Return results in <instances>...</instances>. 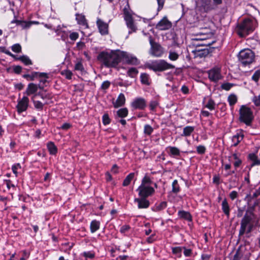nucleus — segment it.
I'll return each mask as SVG.
<instances>
[{"label": "nucleus", "instance_id": "obj_1", "mask_svg": "<svg viewBox=\"0 0 260 260\" xmlns=\"http://www.w3.org/2000/svg\"><path fill=\"white\" fill-rule=\"evenodd\" d=\"M121 51H103L99 53L97 59L107 68L115 67L120 61Z\"/></svg>", "mask_w": 260, "mask_h": 260}, {"label": "nucleus", "instance_id": "obj_2", "mask_svg": "<svg viewBox=\"0 0 260 260\" xmlns=\"http://www.w3.org/2000/svg\"><path fill=\"white\" fill-rule=\"evenodd\" d=\"M253 211L254 207H250L246 210L243 218L241 220L239 235H243L244 234L248 225L253 224L252 221L255 217Z\"/></svg>", "mask_w": 260, "mask_h": 260}, {"label": "nucleus", "instance_id": "obj_3", "mask_svg": "<svg viewBox=\"0 0 260 260\" xmlns=\"http://www.w3.org/2000/svg\"><path fill=\"white\" fill-rule=\"evenodd\" d=\"M145 67L154 72H162L168 69L175 68L174 66L168 63L165 60H155L151 63H147L145 64Z\"/></svg>", "mask_w": 260, "mask_h": 260}, {"label": "nucleus", "instance_id": "obj_4", "mask_svg": "<svg viewBox=\"0 0 260 260\" xmlns=\"http://www.w3.org/2000/svg\"><path fill=\"white\" fill-rule=\"evenodd\" d=\"M239 61L244 65L250 64L254 60L255 54L250 49H245L241 50L238 54Z\"/></svg>", "mask_w": 260, "mask_h": 260}, {"label": "nucleus", "instance_id": "obj_5", "mask_svg": "<svg viewBox=\"0 0 260 260\" xmlns=\"http://www.w3.org/2000/svg\"><path fill=\"white\" fill-rule=\"evenodd\" d=\"M253 30V25L252 20L249 19H246L239 24L238 34L241 37H244Z\"/></svg>", "mask_w": 260, "mask_h": 260}, {"label": "nucleus", "instance_id": "obj_6", "mask_svg": "<svg viewBox=\"0 0 260 260\" xmlns=\"http://www.w3.org/2000/svg\"><path fill=\"white\" fill-rule=\"evenodd\" d=\"M240 119L246 125H249L252 119V112L250 108L242 106L240 110Z\"/></svg>", "mask_w": 260, "mask_h": 260}, {"label": "nucleus", "instance_id": "obj_7", "mask_svg": "<svg viewBox=\"0 0 260 260\" xmlns=\"http://www.w3.org/2000/svg\"><path fill=\"white\" fill-rule=\"evenodd\" d=\"M149 39L151 45L149 53L153 56L160 57L164 52L162 48L158 43L154 42L151 36Z\"/></svg>", "mask_w": 260, "mask_h": 260}, {"label": "nucleus", "instance_id": "obj_8", "mask_svg": "<svg viewBox=\"0 0 260 260\" xmlns=\"http://www.w3.org/2000/svg\"><path fill=\"white\" fill-rule=\"evenodd\" d=\"M137 191H139V195L143 198H146L154 192V190L152 187L141 185L138 187Z\"/></svg>", "mask_w": 260, "mask_h": 260}, {"label": "nucleus", "instance_id": "obj_9", "mask_svg": "<svg viewBox=\"0 0 260 260\" xmlns=\"http://www.w3.org/2000/svg\"><path fill=\"white\" fill-rule=\"evenodd\" d=\"M123 12L124 15V19L126 22V25L127 27L131 29V31H129V33H131L132 31H135L137 29V28L134 24V20L131 14L126 8L124 9Z\"/></svg>", "mask_w": 260, "mask_h": 260}, {"label": "nucleus", "instance_id": "obj_10", "mask_svg": "<svg viewBox=\"0 0 260 260\" xmlns=\"http://www.w3.org/2000/svg\"><path fill=\"white\" fill-rule=\"evenodd\" d=\"M172 27V23L165 17L156 25V28L160 30H166Z\"/></svg>", "mask_w": 260, "mask_h": 260}, {"label": "nucleus", "instance_id": "obj_11", "mask_svg": "<svg viewBox=\"0 0 260 260\" xmlns=\"http://www.w3.org/2000/svg\"><path fill=\"white\" fill-rule=\"evenodd\" d=\"M29 102V99L26 96H24L20 100L17 105V111L20 113L26 110Z\"/></svg>", "mask_w": 260, "mask_h": 260}, {"label": "nucleus", "instance_id": "obj_12", "mask_svg": "<svg viewBox=\"0 0 260 260\" xmlns=\"http://www.w3.org/2000/svg\"><path fill=\"white\" fill-rule=\"evenodd\" d=\"M122 58H125L128 63L134 65H137L139 63L138 59L136 57L133 56L125 52L121 51L120 60Z\"/></svg>", "mask_w": 260, "mask_h": 260}, {"label": "nucleus", "instance_id": "obj_13", "mask_svg": "<svg viewBox=\"0 0 260 260\" xmlns=\"http://www.w3.org/2000/svg\"><path fill=\"white\" fill-rule=\"evenodd\" d=\"M132 106L135 109H144L146 106L145 100L143 98H138L132 103Z\"/></svg>", "mask_w": 260, "mask_h": 260}, {"label": "nucleus", "instance_id": "obj_14", "mask_svg": "<svg viewBox=\"0 0 260 260\" xmlns=\"http://www.w3.org/2000/svg\"><path fill=\"white\" fill-rule=\"evenodd\" d=\"M209 78L210 80L217 81L221 78L220 70L218 68L211 70L208 73Z\"/></svg>", "mask_w": 260, "mask_h": 260}, {"label": "nucleus", "instance_id": "obj_15", "mask_svg": "<svg viewBox=\"0 0 260 260\" xmlns=\"http://www.w3.org/2000/svg\"><path fill=\"white\" fill-rule=\"evenodd\" d=\"M96 23L100 33L102 35L107 34L108 27V24L99 19L97 20Z\"/></svg>", "mask_w": 260, "mask_h": 260}, {"label": "nucleus", "instance_id": "obj_16", "mask_svg": "<svg viewBox=\"0 0 260 260\" xmlns=\"http://www.w3.org/2000/svg\"><path fill=\"white\" fill-rule=\"evenodd\" d=\"M135 202L138 204V208H147L149 206V202L146 198H141V199H135Z\"/></svg>", "mask_w": 260, "mask_h": 260}, {"label": "nucleus", "instance_id": "obj_17", "mask_svg": "<svg viewBox=\"0 0 260 260\" xmlns=\"http://www.w3.org/2000/svg\"><path fill=\"white\" fill-rule=\"evenodd\" d=\"M125 102V98L123 93H120L117 100L113 102V105L114 107L116 108H117L119 107L122 106L124 104Z\"/></svg>", "mask_w": 260, "mask_h": 260}, {"label": "nucleus", "instance_id": "obj_18", "mask_svg": "<svg viewBox=\"0 0 260 260\" xmlns=\"http://www.w3.org/2000/svg\"><path fill=\"white\" fill-rule=\"evenodd\" d=\"M38 86L34 83H29L28 85L25 93L27 95H29L31 94L36 92L38 90Z\"/></svg>", "mask_w": 260, "mask_h": 260}, {"label": "nucleus", "instance_id": "obj_19", "mask_svg": "<svg viewBox=\"0 0 260 260\" xmlns=\"http://www.w3.org/2000/svg\"><path fill=\"white\" fill-rule=\"evenodd\" d=\"M76 19L79 24L88 27L87 21L84 15L82 14H77L76 15Z\"/></svg>", "mask_w": 260, "mask_h": 260}, {"label": "nucleus", "instance_id": "obj_20", "mask_svg": "<svg viewBox=\"0 0 260 260\" xmlns=\"http://www.w3.org/2000/svg\"><path fill=\"white\" fill-rule=\"evenodd\" d=\"M141 82L143 84L149 85L150 84V77L148 74L142 73L140 76Z\"/></svg>", "mask_w": 260, "mask_h": 260}, {"label": "nucleus", "instance_id": "obj_21", "mask_svg": "<svg viewBox=\"0 0 260 260\" xmlns=\"http://www.w3.org/2000/svg\"><path fill=\"white\" fill-rule=\"evenodd\" d=\"M178 215L181 218L186 219L188 221L191 220V216L188 212L184 211H179L178 212Z\"/></svg>", "mask_w": 260, "mask_h": 260}, {"label": "nucleus", "instance_id": "obj_22", "mask_svg": "<svg viewBox=\"0 0 260 260\" xmlns=\"http://www.w3.org/2000/svg\"><path fill=\"white\" fill-rule=\"evenodd\" d=\"M249 158L252 161L251 165V167L255 165H259L260 161L257 159V157L254 154H250L249 155Z\"/></svg>", "mask_w": 260, "mask_h": 260}, {"label": "nucleus", "instance_id": "obj_23", "mask_svg": "<svg viewBox=\"0 0 260 260\" xmlns=\"http://www.w3.org/2000/svg\"><path fill=\"white\" fill-rule=\"evenodd\" d=\"M134 176H135L134 173H131L129 174H128L126 176V177L125 178V179L124 180V181L123 182V183H122L123 186H128L130 184L132 179L134 178Z\"/></svg>", "mask_w": 260, "mask_h": 260}, {"label": "nucleus", "instance_id": "obj_24", "mask_svg": "<svg viewBox=\"0 0 260 260\" xmlns=\"http://www.w3.org/2000/svg\"><path fill=\"white\" fill-rule=\"evenodd\" d=\"M48 149L51 154H55L57 152V148L53 143L50 142L47 145Z\"/></svg>", "mask_w": 260, "mask_h": 260}, {"label": "nucleus", "instance_id": "obj_25", "mask_svg": "<svg viewBox=\"0 0 260 260\" xmlns=\"http://www.w3.org/2000/svg\"><path fill=\"white\" fill-rule=\"evenodd\" d=\"M100 227V222L96 220H93L90 224V230L92 233L95 232Z\"/></svg>", "mask_w": 260, "mask_h": 260}, {"label": "nucleus", "instance_id": "obj_26", "mask_svg": "<svg viewBox=\"0 0 260 260\" xmlns=\"http://www.w3.org/2000/svg\"><path fill=\"white\" fill-rule=\"evenodd\" d=\"M222 209L223 212L228 216L229 215V206L225 199L222 201Z\"/></svg>", "mask_w": 260, "mask_h": 260}, {"label": "nucleus", "instance_id": "obj_27", "mask_svg": "<svg viewBox=\"0 0 260 260\" xmlns=\"http://www.w3.org/2000/svg\"><path fill=\"white\" fill-rule=\"evenodd\" d=\"M243 135H237L233 136L232 141L234 143L233 145L236 146L243 139Z\"/></svg>", "mask_w": 260, "mask_h": 260}, {"label": "nucleus", "instance_id": "obj_28", "mask_svg": "<svg viewBox=\"0 0 260 260\" xmlns=\"http://www.w3.org/2000/svg\"><path fill=\"white\" fill-rule=\"evenodd\" d=\"M117 114L120 117H125L127 115L128 110L126 108H121L117 111Z\"/></svg>", "mask_w": 260, "mask_h": 260}, {"label": "nucleus", "instance_id": "obj_29", "mask_svg": "<svg viewBox=\"0 0 260 260\" xmlns=\"http://www.w3.org/2000/svg\"><path fill=\"white\" fill-rule=\"evenodd\" d=\"M18 59L21 60L25 65H29L32 64L31 60L26 56L23 55L18 58Z\"/></svg>", "mask_w": 260, "mask_h": 260}, {"label": "nucleus", "instance_id": "obj_30", "mask_svg": "<svg viewBox=\"0 0 260 260\" xmlns=\"http://www.w3.org/2000/svg\"><path fill=\"white\" fill-rule=\"evenodd\" d=\"M179 54L173 51H170L169 52V58L171 60H176L179 58Z\"/></svg>", "mask_w": 260, "mask_h": 260}, {"label": "nucleus", "instance_id": "obj_31", "mask_svg": "<svg viewBox=\"0 0 260 260\" xmlns=\"http://www.w3.org/2000/svg\"><path fill=\"white\" fill-rule=\"evenodd\" d=\"M152 182L151 180L150 177L147 175H145L142 180V183L141 185L144 186H149V185L151 184Z\"/></svg>", "mask_w": 260, "mask_h": 260}, {"label": "nucleus", "instance_id": "obj_32", "mask_svg": "<svg viewBox=\"0 0 260 260\" xmlns=\"http://www.w3.org/2000/svg\"><path fill=\"white\" fill-rule=\"evenodd\" d=\"M138 73V71L135 68H130L127 71L128 75L132 78L135 77Z\"/></svg>", "mask_w": 260, "mask_h": 260}, {"label": "nucleus", "instance_id": "obj_33", "mask_svg": "<svg viewBox=\"0 0 260 260\" xmlns=\"http://www.w3.org/2000/svg\"><path fill=\"white\" fill-rule=\"evenodd\" d=\"M194 128L192 126H186L183 129V135L185 136H189L193 131Z\"/></svg>", "mask_w": 260, "mask_h": 260}, {"label": "nucleus", "instance_id": "obj_34", "mask_svg": "<svg viewBox=\"0 0 260 260\" xmlns=\"http://www.w3.org/2000/svg\"><path fill=\"white\" fill-rule=\"evenodd\" d=\"M179 190L180 188L178 184V181L177 180H175L172 183V192L177 193L179 191Z\"/></svg>", "mask_w": 260, "mask_h": 260}, {"label": "nucleus", "instance_id": "obj_35", "mask_svg": "<svg viewBox=\"0 0 260 260\" xmlns=\"http://www.w3.org/2000/svg\"><path fill=\"white\" fill-rule=\"evenodd\" d=\"M183 250L182 247H176L172 248V252L174 254H176L178 256L180 257L181 252Z\"/></svg>", "mask_w": 260, "mask_h": 260}, {"label": "nucleus", "instance_id": "obj_36", "mask_svg": "<svg viewBox=\"0 0 260 260\" xmlns=\"http://www.w3.org/2000/svg\"><path fill=\"white\" fill-rule=\"evenodd\" d=\"M228 101L231 106L234 105L237 101V98L235 95L231 94L228 98Z\"/></svg>", "mask_w": 260, "mask_h": 260}, {"label": "nucleus", "instance_id": "obj_37", "mask_svg": "<svg viewBox=\"0 0 260 260\" xmlns=\"http://www.w3.org/2000/svg\"><path fill=\"white\" fill-rule=\"evenodd\" d=\"M12 50L16 53H20L21 51V46L19 44H14L12 46Z\"/></svg>", "mask_w": 260, "mask_h": 260}, {"label": "nucleus", "instance_id": "obj_38", "mask_svg": "<svg viewBox=\"0 0 260 260\" xmlns=\"http://www.w3.org/2000/svg\"><path fill=\"white\" fill-rule=\"evenodd\" d=\"M215 105L214 102L212 100L210 99L206 107L210 110H212L215 108Z\"/></svg>", "mask_w": 260, "mask_h": 260}, {"label": "nucleus", "instance_id": "obj_39", "mask_svg": "<svg viewBox=\"0 0 260 260\" xmlns=\"http://www.w3.org/2000/svg\"><path fill=\"white\" fill-rule=\"evenodd\" d=\"M252 101L256 106H260V94L258 95H254Z\"/></svg>", "mask_w": 260, "mask_h": 260}, {"label": "nucleus", "instance_id": "obj_40", "mask_svg": "<svg viewBox=\"0 0 260 260\" xmlns=\"http://www.w3.org/2000/svg\"><path fill=\"white\" fill-rule=\"evenodd\" d=\"M61 74L64 75L68 79H71L72 76V73L69 70H63L61 71Z\"/></svg>", "mask_w": 260, "mask_h": 260}, {"label": "nucleus", "instance_id": "obj_41", "mask_svg": "<svg viewBox=\"0 0 260 260\" xmlns=\"http://www.w3.org/2000/svg\"><path fill=\"white\" fill-rule=\"evenodd\" d=\"M170 150L172 154L174 155H179L180 154L179 150L175 147H170Z\"/></svg>", "mask_w": 260, "mask_h": 260}, {"label": "nucleus", "instance_id": "obj_42", "mask_svg": "<svg viewBox=\"0 0 260 260\" xmlns=\"http://www.w3.org/2000/svg\"><path fill=\"white\" fill-rule=\"evenodd\" d=\"M213 42H208L206 38H205V41H202L201 43L199 44H194V45L196 46H208L211 45Z\"/></svg>", "mask_w": 260, "mask_h": 260}, {"label": "nucleus", "instance_id": "obj_43", "mask_svg": "<svg viewBox=\"0 0 260 260\" xmlns=\"http://www.w3.org/2000/svg\"><path fill=\"white\" fill-rule=\"evenodd\" d=\"M198 52V55L200 57L206 56L209 53L208 50L207 49H205L201 50H199Z\"/></svg>", "mask_w": 260, "mask_h": 260}, {"label": "nucleus", "instance_id": "obj_44", "mask_svg": "<svg viewBox=\"0 0 260 260\" xmlns=\"http://www.w3.org/2000/svg\"><path fill=\"white\" fill-rule=\"evenodd\" d=\"M103 122L104 125H107L110 123V119L107 114H105L103 116Z\"/></svg>", "mask_w": 260, "mask_h": 260}, {"label": "nucleus", "instance_id": "obj_45", "mask_svg": "<svg viewBox=\"0 0 260 260\" xmlns=\"http://www.w3.org/2000/svg\"><path fill=\"white\" fill-rule=\"evenodd\" d=\"M153 131V128L149 125H146L144 127V133L147 135H150Z\"/></svg>", "mask_w": 260, "mask_h": 260}, {"label": "nucleus", "instance_id": "obj_46", "mask_svg": "<svg viewBox=\"0 0 260 260\" xmlns=\"http://www.w3.org/2000/svg\"><path fill=\"white\" fill-rule=\"evenodd\" d=\"M260 77V71L257 70L252 76V79L255 81H257Z\"/></svg>", "mask_w": 260, "mask_h": 260}, {"label": "nucleus", "instance_id": "obj_47", "mask_svg": "<svg viewBox=\"0 0 260 260\" xmlns=\"http://www.w3.org/2000/svg\"><path fill=\"white\" fill-rule=\"evenodd\" d=\"M35 96V95L33 96L32 99L34 101V103L35 107L37 109H42L43 106V104L39 101H35L34 100Z\"/></svg>", "mask_w": 260, "mask_h": 260}, {"label": "nucleus", "instance_id": "obj_48", "mask_svg": "<svg viewBox=\"0 0 260 260\" xmlns=\"http://www.w3.org/2000/svg\"><path fill=\"white\" fill-rule=\"evenodd\" d=\"M34 75L30 77L31 80H33L34 79V77H35V75H37V74H39V77H45L46 78H48V77L47 74L45 73H38L36 72V73H34Z\"/></svg>", "mask_w": 260, "mask_h": 260}, {"label": "nucleus", "instance_id": "obj_49", "mask_svg": "<svg viewBox=\"0 0 260 260\" xmlns=\"http://www.w3.org/2000/svg\"><path fill=\"white\" fill-rule=\"evenodd\" d=\"M232 86H233L232 84H231L229 83H226L223 84L221 85V87L223 89H225L226 90H229L232 87Z\"/></svg>", "mask_w": 260, "mask_h": 260}, {"label": "nucleus", "instance_id": "obj_50", "mask_svg": "<svg viewBox=\"0 0 260 260\" xmlns=\"http://www.w3.org/2000/svg\"><path fill=\"white\" fill-rule=\"evenodd\" d=\"M129 229L130 226L128 225H124L121 228L120 232L121 233L124 234V233L128 231Z\"/></svg>", "mask_w": 260, "mask_h": 260}, {"label": "nucleus", "instance_id": "obj_51", "mask_svg": "<svg viewBox=\"0 0 260 260\" xmlns=\"http://www.w3.org/2000/svg\"><path fill=\"white\" fill-rule=\"evenodd\" d=\"M184 250L183 253L186 256H189L191 254V250L190 249H186L184 247H182Z\"/></svg>", "mask_w": 260, "mask_h": 260}, {"label": "nucleus", "instance_id": "obj_52", "mask_svg": "<svg viewBox=\"0 0 260 260\" xmlns=\"http://www.w3.org/2000/svg\"><path fill=\"white\" fill-rule=\"evenodd\" d=\"M83 255L86 257H89L92 258L94 256V254L91 252H84Z\"/></svg>", "mask_w": 260, "mask_h": 260}, {"label": "nucleus", "instance_id": "obj_53", "mask_svg": "<svg viewBox=\"0 0 260 260\" xmlns=\"http://www.w3.org/2000/svg\"><path fill=\"white\" fill-rule=\"evenodd\" d=\"M78 34L77 32H72L70 35V38L72 40H76L78 38Z\"/></svg>", "mask_w": 260, "mask_h": 260}, {"label": "nucleus", "instance_id": "obj_54", "mask_svg": "<svg viewBox=\"0 0 260 260\" xmlns=\"http://www.w3.org/2000/svg\"><path fill=\"white\" fill-rule=\"evenodd\" d=\"M110 85V82L108 81H104L102 85V88L103 89H107Z\"/></svg>", "mask_w": 260, "mask_h": 260}, {"label": "nucleus", "instance_id": "obj_55", "mask_svg": "<svg viewBox=\"0 0 260 260\" xmlns=\"http://www.w3.org/2000/svg\"><path fill=\"white\" fill-rule=\"evenodd\" d=\"M205 151V148L203 146H199L197 147V152L200 154H203Z\"/></svg>", "mask_w": 260, "mask_h": 260}, {"label": "nucleus", "instance_id": "obj_56", "mask_svg": "<svg viewBox=\"0 0 260 260\" xmlns=\"http://www.w3.org/2000/svg\"><path fill=\"white\" fill-rule=\"evenodd\" d=\"M158 103L156 101H151L150 103V108L151 110H153L157 106Z\"/></svg>", "mask_w": 260, "mask_h": 260}, {"label": "nucleus", "instance_id": "obj_57", "mask_svg": "<svg viewBox=\"0 0 260 260\" xmlns=\"http://www.w3.org/2000/svg\"><path fill=\"white\" fill-rule=\"evenodd\" d=\"M75 69L76 70L82 71L83 70V67L82 63L80 62H78L76 64Z\"/></svg>", "mask_w": 260, "mask_h": 260}, {"label": "nucleus", "instance_id": "obj_58", "mask_svg": "<svg viewBox=\"0 0 260 260\" xmlns=\"http://www.w3.org/2000/svg\"><path fill=\"white\" fill-rule=\"evenodd\" d=\"M157 1L158 5V10L159 11L164 6L165 0H157Z\"/></svg>", "mask_w": 260, "mask_h": 260}, {"label": "nucleus", "instance_id": "obj_59", "mask_svg": "<svg viewBox=\"0 0 260 260\" xmlns=\"http://www.w3.org/2000/svg\"><path fill=\"white\" fill-rule=\"evenodd\" d=\"M21 168V166L19 164H16V165H14L12 167V170H13V173L16 175H17V170L18 169V168Z\"/></svg>", "mask_w": 260, "mask_h": 260}, {"label": "nucleus", "instance_id": "obj_60", "mask_svg": "<svg viewBox=\"0 0 260 260\" xmlns=\"http://www.w3.org/2000/svg\"><path fill=\"white\" fill-rule=\"evenodd\" d=\"M71 127V125L70 123H65L61 126L60 128L64 130H67V129H69Z\"/></svg>", "mask_w": 260, "mask_h": 260}, {"label": "nucleus", "instance_id": "obj_61", "mask_svg": "<svg viewBox=\"0 0 260 260\" xmlns=\"http://www.w3.org/2000/svg\"><path fill=\"white\" fill-rule=\"evenodd\" d=\"M167 207V202H161L160 205L157 207V208L158 210H161L162 209L166 208Z\"/></svg>", "mask_w": 260, "mask_h": 260}, {"label": "nucleus", "instance_id": "obj_62", "mask_svg": "<svg viewBox=\"0 0 260 260\" xmlns=\"http://www.w3.org/2000/svg\"><path fill=\"white\" fill-rule=\"evenodd\" d=\"M23 257L20 258V260H26V258H28L29 255V253H28L26 250L23 251Z\"/></svg>", "mask_w": 260, "mask_h": 260}, {"label": "nucleus", "instance_id": "obj_63", "mask_svg": "<svg viewBox=\"0 0 260 260\" xmlns=\"http://www.w3.org/2000/svg\"><path fill=\"white\" fill-rule=\"evenodd\" d=\"M21 70H22V68L19 66H15L14 68V71L15 73H16L17 74H19L21 72Z\"/></svg>", "mask_w": 260, "mask_h": 260}, {"label": "nucleus", "instance_id": "obj_64", "mask_svg": "<svg viewBox=\"0 0 260 260\" xmlns=\"http://www.w3.org/2000/svg\"><path fill=\"white\" fill-rule=\"evenodd\" d=\"M232 260H241V256L238 251H237L234 255Z\"/></svg>", "mask_w": 260, "mask_h": 260}]
</instances>
